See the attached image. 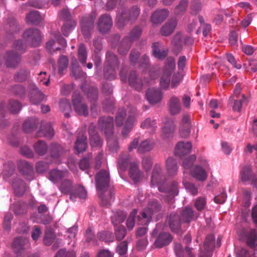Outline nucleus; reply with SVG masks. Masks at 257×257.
Wrapping results in <instances>:
<instances>
[{"label": "nucleus", "instance_id": "40", "mask_svg": "<svg viewBox=\"0 0 257 257\" xmlns=\"http://www.w3.org/2000/svg\"><path fill=\"white\" fill-rule=\"evenodd\" d=\"M191 173L198 181H204L207 177V174L204 169L199 166L194 167L191 171Z\"/></svg>", "mask_w": 257, "mask_h": 257}, {"label": "nucleus", "instance_id": "29", "mask_svg": "<svg viewBox=\"0 0 257 257\" xmlns=\"http://www.w3.org/2000/svg\"><path fill=\"white\" fill-rule=\"evenodd\" d=\"M177 26V21L175 19L170 20L161 28V34L163 36L171 35L175 30Z\"/></svg>", "mask_w": 257, "mask_h": 257}, {"label": "nucleus", "instance_id": "15", "mask_svg": "<svg viewBox=\"0 0 257 257\" xmlns=\"http://www.w3.org/2000/svg\"><path fill=\"white\" fill-rule=\"evenodd\" d=\"M97 27L99 32L106 33L109 31L112 27V20L108 15H104L99 17Z\"/></svg>", "mask_w": 257, "mask_h": 257}, {"label": "nucleus", "instance_id": "16", "mask_svg": "<svg viewBox=\"0 0 257 257\" xmlns=\"http://www.w3.org/2000/svg\"><path fill=\"white\" fill-rule=\"evenodd\" d=\"M162 98V93L158 89L149 88L146 92V98L152 104H155L160 102Z\"/></svg>", "mask_w": 257, "mask_h": 257}, {"label": "nucleus", "instance_id": "52", "mask_svg": "<svg viewBox=\"0 0 257 257\" xmlns=\"http://www.w3.org/2000/svg\"><path fill=\"white\" fill-rule=\"evenodd\" d=\"M69 60L66 56H62L60 57L58 60V73L60 76L64 74V71L66 70L68 67Z\"/></svg>", "mask_w": 257, "mask_h": 257}, {"label": "nucleus", "instance_id": "47", "mask_svg": "<svg viewBox=\"0 0 257 257\" xmlns=\"http://www.w3.org/2000/svg\"><path fill=\"white\" fill-rule=\"evenodd\" d=\"M34 149L37 154L42 156L48 151V146L44 141H39L34 144Z\"/></svg>", "mask_w": 257, "mask_h": 257}, {"label": "nucleus", "instance_id": "19", "mask_svg": "<svg viewBox=\"0 0 257 257\" xmlns=\"http://www.w3.org/2000/svg\"><path fill=\"white\" fill-rule=\"evenodd\" d=\"M184 222L182 221V219L180 218V216H178L175 213H172L170 214L169 217V224L170 228L174 232L178 233L180 231V225L181 223Z\"/></svg>", "mask_w": 257, "mask_h": 257}, {"label": "nucleus", "instance_id": "44", "mask_svg": "<svg viewBox=\"0 0 257 257\" xmlns=\"http://www.w3.org/2000/svg\"><path fill=\"white\" fill-rule=\"evenodd\" d=\"M87 138L82 135L79 136L75 143V150L78 153L84 152L87 148Z\"/></svg>", "mask_w": 257, "mask_h": 257}, {"label": "nucleus", "instance_id": "4", "mask_svg": "<svg viewBox=\"0 0 257 257\" xmlns=\"http://www.w3.org/2000/svg\"><path fill=\"white\" fill-rule=\"evenodd\" d=\"M139 15L140 10L136 6L133 7L128 12L119 10L116 17V24L118 27L121 28L125 25L126 22L136 20Z\"/></svg>", "mask_w": 257, "mask_h": 257}, {"label": "nucleus", "instance_id": "64", "mask_svg": "<svg viewBox=\"0 0 257 257\" xmlns=\"http://www.w3.org/2000/svg\"><path fill=\"white\" fill-rule=\"evenodd\" d=\"M55 257H76L75 252L72 250H66L64 248L59 250Z\"/></svg>", "mask_w": 257, "mask_h": 257}, {"label": "nucleus", "instance_id": "37", "mask_svg": "<svg viewBox=\"0 0 257 257\" xmlns=\"http://www.w3.org/2000/svg\"><path fill=\"white\" fill-rule=\"evenodd\" d=\"M171 44H172L173 49H174L175 53L178 54L181 51L182 47L185 45L184 44L183 40H182L181 34L178 33L174 36L172 42H171Z\"/></svg>", "mask_w": 257, "mask_h": 257}, {"label": "nucleus", "instance_id": "36", "mask_svg": "<svg viewBox=\"0 0 257 257\" xmlns=\"http://www.w3.org/2000/svg\"><path fill=\"white\" fill-rule=\"evenodd\" d=\"M127 81H128L129 84L136 88L137 90L139 91L141 89L143 82H142V80L137 76L136 73L135 71H132L130 72L128 78H127Z\"/></svg>", "mask_w": 257, "mask_h": 257}, {"label": "nucleus", "instance_id": "21", "mask_svg": "<svg viewBox=\"0 0 257 257\" xmlns=\"http://www.w3.org/2000/svg\"><path fill=\"white\" fill-rule=\"evenodd\" d=\"M29 246V239L25 237H18L15 238L13 242V247L16 252H19L20 251L28 248Z\"/></svg>", "mask_w": 257, "mask_h": 257}, {"label": "nucleus", "instance_id": "35", "mask_svg": "<svg viewBox=\"0 0 257 257\" xmlns=\"http://www.w3.org/2000/svg\"><path fill=\"white\" fill-rule=\"evenodd\" d=\"M129 176L135 182H137L142 178V173L138 169V165L133 163L129 167Z\"/></svg>", "mask_w": 257, "mask_h": 257}, {"label": "nucleus", "instance_id": "27", "mask_svg": "<svg viewBox=\"0 0 257 257\" xmlns=\"http://www.w3.org/2000/svg\"><path fill=\"white\" fill-rule=\"evenodd\" d=\"M54 136V130L50 122L43 123L40 130L38 132V137L52 138Z\"/></svg>", "mask_w": 257, "mask_h": 257}, {"label": "nucleus", "instance_id": "23", "mask_svg": "<svg viewBox=\"0 0 257 257\" xmlns=\"http://www.w3.org/2000/svg\"><path fill=\"white\" fill-rule=\"evenodd\" d=\"M169 110L171 115H176L180 112L181 110V105H180V100L176 96H173L170 98L169 103Z\"/></svg>", "mask_w": 257, "mask_h": 257}, {"label": "nucleus", "instance_id": "11", "mask_svg": "<svg viewBox=\"0 0 257 257\" xmlns=\"http://www.w3.org/2000/svg\"><path fill=\"white\" fill-rule=\"evenodd\" d=\"M95 16H89L83 18L81 21V32L85 39L90 37L94 27V21Z\"/></svg>", "mask_w": 257, "mask_h": 257}, {"label": "nucleus", "instance_id": "22", "mask_svg": "<svg viewBox=\"0 0 257 257\" xmlns=\"http://www.w3.org/2000/svg\"><path fill=\"white\" fill-rule=\"evenodd\" d=\"M18 168L19 171L24 175L31 176L34 175V168L32 165L25 160L18 162Z\"/></svg>", "mask_w": 257, "mask_h": 257}, {"label": "nucleus", "instance_id": "26", "mask_svg": "<svg viewBox=\"0 0 257 257\" xmlns=\"http://www.w3.org/2000/svg\"><path fill=\"white\" fill-rule=\"evenodd\" d=\"M174 123L171 119L165 118L164 120V126L162 127V137L164 139L169 138L174 131Z\"/></svg>", "mask_w": 257, "mask_h": 257}, {"label": "nucleus", "instance_id": "2", "mask_svg": "<svg viewBox=\"0 0 257 257\" xmlns=\"http://www.w3.org/2000/svg\"><path fill=\"white\" fill-rule=\"evenodd\" d=\"M24 44L21 40L15 42L13 50L6 52V66L9 68H15L21 62V56L19 53H22Z\"/></svg>", "mask_w": 257, "mask_h": 257}, {"label": "nucleus", "instance_id": "62", "mask_svg": "<svg viewBox=\"0 0 257 257\" xmlns=\"http://www.w3.org/2000/svg\"><path fill=\"white\" fill-rule=\"evenodd\" d=\"M22 108L20 103L16 100H11L8 104V109L11 113H15L19 112Z\"/></svg>", "mask_w": 257, "mask_h": 257}, {"label": "nucleus", "instance_id": "7", "mask_svg": "<svg viewBox=\"0 0 257 257\" xmlns=\"http://www.w3.org/2000/svg\"><path fill=\"white\" fill-rule=\"evenodd\" d=\"M175 68V60L172 57H169L167 60V63L164 66V72H163L160 79V86L164 89H166L169 86L170 76Z\"/></svg>", "mask_w": 257, "mask_h": 257}, {"label": "nucleus", "instance_id": "30", "mask_svg": "<svg viewBox=\"0 0 257 257\" xmlns=\"http://www.w3.org/2000/svg\"><path fill=\"white\" fill-rule=\"evenodd\" d=\"M50 180L54 183H57L60 181L64 177H67L69 174V172L65 171H59L57 169H53L50 172Z\"/></svg>", "mask_w": 257, "mask_h": 257}, {"label": "nucleus", "instance_id": "41", "mask_svg": "<svg viewBox=\"0 0 257 257\" xmlns=\"http://www.w3.org/2000/svg\"><path fill=\"white\" fill-rule=\"evenodd\" d=\"M69 194V198L72 201H75L76 198L78 197L80 199H84L87 196V192L83 187H78L76 189L71 191Z\"/></svg>", "mask_w": 257, "mask_h": 257}, {"label": "nucleus", "instance_id": "32", "mask_svg": "<svg viewBox=\"0 0 257 257\" xmlns=\"http://www.w3.org/2000/svg\"><path fill=\"white\" fill-rule=\"evenodd\" d=\"M15 164L12 161H7L3 164L1 175H2L4 179H7L12 176L15 173Z\"/></svg>", "mask_w": 257, "mask_h": 257}, {"label": "nucleus", "instance_id": "59", "mask_svg": "<svg viewBox=\"0 0 257 257\" xmlns=\"http://www.w3.org/2000/svg\"><path fill=\"white\" fill-rule=\"evenodd\" d=\"M126 116V110L124 108L119 109L116 115V124L117 126H121L124 123Z\"/></svg>", "mask_w": 257, "mask_h": 257}, {"label": "nucleus", "instance_id": "1", "mask_svg": "<svg viewBox=\"0 0 257 257\" xmlns=\"http://www.w3.org/2000/svg\"><path fill=\"white\" fill-rule=\"evenodd\" d=\"M109 184V174L106 171L101 170L95 176V187L102 200L101 203L104 206L111 205L114 200L113 192L107 190Z\"/></svg>", "mask_w": 257, "mask_h": 257}, {"label": "nucleus", "instance_id": "58", "mask_svg": "<svg viewBox=\"0 0 257 257\" xmlns=\"http://www.w3.org/2000/svg\"><path fill=\"white\" fill-rule=\"evenodd\" d=\"M141 127L143 129H148L154 131L156 127V121L148 118L142 122Z\"/></svg>", "mask_w": 257, "mask_h": 257}, {"label": "nucleus", "instance_id": "42", "mask_svg": "<svg viewBox=\"0 0 257 257\" xmlns=\"http://www.w3.org/2000/svg\"><path fill=\"white\" fill-rule=\"evenodd\" d=\"M246 244L252 248L257 246V231L252 229L247 233Z\"/></svg>", "mask_w": 257, "mask_h": 257}, {"label": "nucleus", "instance_id": "18", "mask_svg": "<svg viewBox=\"0 0 257 257\" xmlns=\"http://www.w3.org/2000/svg\"><path fill=\"white\" fill-rule=\"evenodd\" d=\"M215 237L210 234L206 237L204 243L205 252H202L199 257H211V251L214 247V241Z\"/></svg>", "mask_w": 257, "mask_h": 257}, {"label": "nucleus", "instance_id": "50", "mask_svg": "<svg viewBox=\"0 0 257 257\" xmlns=\"http://www.w3.org/2000/svg\"><path fill=\"white\" fill-rule=\"evenodd\" d=\"M41 20L42 17L37 11H31L27 16V22L29 24H37Z\"/></svg>", "mask_w": 257, "mask_h": 257}, {"label": "nucleus", "instance_id": "63", "mask_svg": "<svg viewBox=\"0 0 257 257\" xmlns=\"http://www.w3.org/2000/svg\"><path fill=\"white\" fill-rule=\"evenodd\" d=\"M187 7V1L186 0H182L180 2L179 4L176 6L175 9V14L176 15H180L183 14Z\"/></svg>", "mask_w": 257, "mask_h": 257}, {"label": "nucleus", "instance_id": "28", "mask_svg": "<svg viewBox=\"0 0 257 257\" xmlns=\"http://www.w3.org/2000/svg\"><path fill=\"white\" fill-rule=\"evenodd\" d=\"M166 169L169 176L175 177L176 176L178 171L176 161L172 157H169L166 161Z\"/></svg>", "mask_w": 257, "mask_h": 257}, {"label": "nucleus", "instance_id": "53", "mask_svg": "<svg viewBox=\"0 0 257 257\" xmlns=\"http://www.w3.org/2000/svg\"><path fill=\"white\" fill-rule=\"evenodd\" d=\"M75 27H76V22L74 21H69L66 22L62 28V34L64 36L67 37Z\"/></svg>", "mask_w": 257, "mask_h": 257}, {"label": "nucleus", "instance_id": "54", "mask_svg": "<svg viewBox=\"0 0 257 257\" xmlns=\"http://www.w3.org/2000/svg\"><path fill=\"white\" fill-rule=\"evenodd\" d=\"M78 60H79L81 64H84L85 63L86 59H87V51L83 44H81L78 46Z\"/></svg>", "mask_w": 257, "mask_h": 257}, {"label": "nucleus", "instance_id": "33", "mask_svg": "<svg viewBox=\"0 0 257 257\" xmlns=\"http://www.w3.org/2000/svg\"><path fill=\"white\" fill-rule=\"evenodd\" d=\"M174 250L177 257H194V254L191 253V248L186 247L184 250L179 243L175 244Z\"/></svg>", "mask_w": 257, "mask_h": 257}, {"label": "nucleus", "instance_id": "55", "mask_svg": "<svg viewBox=\"0 0 257 257\" xmlns=\"http://www.w3.org/2000/svg\"><path fill=\"white\" fill-rule=\"evenodd\" d=\"M60 108L61 111L64 113L66 117L69 116V112L71 111V105H70L69 101L67 99H62L60 101Z\"/></svg>", "mask_w": 257, "mask_h": 257}, {"label": "nucleus", "instance_id": "57", "mask_svg": "<svg viewBox=\"0 0 257 257\" xmlns=\"http://www.w3.org/2000/svg\"><path fill=\"white\" fill-rule=\"evenodd\" d=\"M72 188H73L72 182L68 179H65L62 181L61 185H60V191L66 194L71 192L72 191Z\"/></svg>", "mask_w": 257, "mask_h": 257}, {"label": "nucleus", "instance_id": "14", "mask_svg": "<svg viewBox=\"0 0 257 257\" xmlns=\"http://www.w3.org/2000/svg\"><path fill=\"white\" fill-rule=\"evenodd\" d=\"M172 240H173V237L170 233L161 232L154 242V246L156 248H160L169 245Z\"/></svg>", "mask_w": 257, "mask_h": 257}, {"label": "nucleus", "instance_id": "61", "mask_svg": "<svg viewBox=\"0 0 257 257\" xmlns=\"http://www.w3.org/2000/svg\"><path fill=\"white\" fill-rule=\"evenodd\" d=\"M99 239L105 242H111L113 241V235L111 232L103 231L99 232L97 234Z\"/></svg>", "mask_w": 257, "mask_h": 257}, {"label": "nucleus", "instance_id": "6", "mask_svg": "<svg viewBox=\"0 0 257 257\" xmlns=\"http://www.w3.org/2000/svg\"><path fill=\"white\" fill-rule=\"evenodd\" d=\"M142 30L139 27H136L131 31L129 37H125L122 40L119 46H118V52L120 55H125L131 48V42L135 41L141 35Z\"/></svg>", "mask_w": 257, "mask_h": 257}, {"label": "nucleus", "instance_id": "3", "mask_svg": "<svg viewBox=\"0 0 257 257\" xmlns=\"http://www.w3.org/2000/svg\"><path fill=\"white\" fill-rule=\"evenodd\" d=\"M118 67V61L116 56L111 52H106L104 67V78L109 80L114 79L116 76V70Z\"/></svg>", "mask_w": 257, "mask_h": 257}, {"label": "nucleus", "instance_id": "46", "mask_svg": "<svg viewBox=\"0 0 257 257\" xmlns=\"http://www.w3.org/2000/svg\"><path fill=\"white\" fill-rule=\"evenodd\" d=\"M64 149L62 147L57 144H52L50 147V154L52 158L58 159L62 155Z\"/></svg>", "mask_w": 257, "mask_h": 257}, {"label": "nucleus", "instance_id": "45", "mask_svg": "<svg viewBox=\"0 0 257 257\" xmlns=\"http://www.w3.org/2000/svg\"><path fill=\"white\" fill-rule=\"evenodd\" d=\"M154 143L152 140H146L140 144L137 151L140 153H145L151 151L154 147Z\"/></svg>", "mask_w": 257, "mask_h": 257}, {"label": "nucleus", "instance_id": "20", "mask_svg": "<svg viewBox=\"0 0 257 257\" xmlns=\"http://www.w3.org/2000/svg\"><path fill=\"white\" fill-rule=\"evenodd\" d=\"M191 144L190 142H180L176 145L175 154L178 156H184L190 152Z\"/></svg>", "mask_w": 257, "mask_h": 257}, {"label": "nucleus", "instance_id": "34", "mask_svg": "<svg viewBox=\"0 0 257 257\" xmlns=\"http://www.w3.org/2000/svg\"><path fill=\"white\" fill-rule=\"evenodd\" d=\"M132 163H135V162H131V156L128 154H121L118 160V170L121 171H125L127 167H131Z\"/></svg>", "mask_w": 257, "mask_h": 257}, {"label": "nucleus", "instance_id": "60", "mask_svg": "<svg viewBox=\"0 0 257 257\" xmlns=\"http://www.w3.org/2000/svg\"><path fill=\"white\" fill-rule=\"evenodd\" d=\"M55 238V235L54 232L50 229L46 230L45 233L44 238H43V242L45 245H50Z\"/></svg>", "mask_w": 257, "mask_h": 257}, {"label": "nucleus", "instance_id": "5", "mask_svg": "<svg viewBox=\"0 0 257 257\" xmlns=\"http://www.w3.org/2000/svg\"><path fill=\"white\" fill-rule=\"evenodd\" d=\"M160 204L156 200H153L148 204V208L142 211L141 215L138 216L140 224H147L150 222L152 215L160 210Z\"/></svg>", "mask_w": 257, "mask_h": 257}, {"label": "nucleus", "instance_id": "12", "mask_svg": "<svg viewBox=\"0 0 257 257\" xmlns=\"http://www.w3.org/2000/svg\"><path fill=\"white\" fill-rule=\"evenodd\" d=\"M159 190L161 192L165 193L164 195V201L170 202L173 197L178 194V188H177V183L176 182L171 183V187L168 188H164L163 186H159Z\"/></svg>", "mask_w": 257, "mask_h": 257}, {"label": "nucleus", "instance_id": "39", "mask_svg": "<svg viewBox=\"0 0 257 257\" xmlns=\"http://www.w3.org/2000/svg\"><path fill=\"white\" fill-rule=\"evenodd\" d=\"M13 187L17 196H21L26 191L25 183L21 179H17L13 182Z\"/></svg>", "mask_w": 257, "mask_h": 257}, {"label": "nucleus", "instance_id": "10", "mask_svg": "<svg viewBox=\"0 0 257 257\" xmlns=\"http://www.w3.org/2000/svg\"><path fill=\"white\" fill-rule=\"evenodd\" d=\"M113 120L111 116H101L98 120V126L107 137L113 134Z\"/></svg>", "mask_w": 257, "mask_h": 257}, {"label": "nucleus", "instance_id": "9", "mask_svg": "<svg viewBox=\"0 0 257 257\" xmlns=\"http://www.w3.org/2000/svg\"><path fill=\"white\" fill-rule=\"evenodd\" d=\"M23 38L33 47H37L41 42V33L38 29H29L24 32Z\"/></svg>", "mask_w": 257, "mask_h": 257}, {"label": "nucleus", "instance_id": "51", "mask_svg": "<svg viewBox=\"0 0 257 257\" xmlns=\"http://www.w3.org/2000/svg\"><path fill=\"white\" fill-rule=\"evenodd\" d=\"M126 216L125 212L122 211H118L113 213L111 216V222L114 225H117L124 221Z\"/></svg>", "mask_w": 257, "mask_h": 257}, {"label": "nucleus", "instance_id": "48", "mask_svg": "<svg viewBox=\"0 0 257 257\" xmlns=\"http://www.w3.org/2000/svg\"><path fill=\"white\" fill-rule=\"evenodd\" d=\"M37 121L34 118H29L24 121L22 124L24 132L25 133H29L34 131L36 127Z\"/></svg>", "mask_w": 257, "mask_h": 257}, {"label": "nucleus", "instance_id": "24", "mask_svg": "<svg viewBox=\"0 0 257 257\" xmlns=\"http://www.w3.org/2000/svg\"><path fill=\"white\" fill-rule=\"evenodd\" d=\"M197 217V214L194 213L192 208L187 206L182 210L180 218L182 219V221L183 222L189 223Z\"/></svg>", "mask_w": 257, "mask_h": 257}, {"label": "nucleus", "instance_id": "8", "mask_svg": "<svg viewBox=\"0 0 257 257\" xmlns=\"http://www.w3.org/2000/svg\"><path fill=\"white\" fill-rule=\"evenodd\" d=\"M72 104L74 110L78 115L86 116L88 114L87 106L78 92H75L73 94Z\"/></svg>", "mask_w": 257, "mask_h": 257}, {"label": "nucleus", "instance_id": "25", "mask_svg": "<svg viewBox=\"0 0 257 257\" xmlns=\"http://www.w3.org/2000/svg\"><path fill=\"white\" fill-rule=\"evenodd\" d=\"M168 16V12L167 10L163 9L157 10L152 15V22L155 24H160L167 18Z\"/></svg>", "mask_w": 257, "mask_h": 257}, {"label": "nucleus", "instance_id": "13", "mask_svg": "<svg viewBox=\"0 0 257 257\" xmlns=\"http://www.w3.org/2000/svg\"><path fill=\"white\" fill-rule=\"evenodd\" d=\"M241 180L242 182L251 181L252 185L257 188V178H255L252 174L251 169L249 166H246L241 169V173H240Z\"/></svg>", "mask_w": 257, "mask_h": 257}, {"label": "nucleus", "instance_id": "56", "mask_svg": "<svg viewBox=\"0 0 257 257\" xmlns=\"http://www.w3.org/2000/svg\"><path fill=\"white\" fill-rule=\"evenodd\" d=\"M29 71L25 69H22L19 71L17 72L16 74H15V80L16 81L18 82H22L23 81H25L26 79L29 77Z\"/></svg>", "mask_w": 257, "mask_h": 257}, {"label": "nucleus", "instance_id": "31", "mask_svg": "<svg viewBox=\"0 0 257 257\" xmlns=\"http://www.w3.org/2000/svg\"><path fill=\"white\" fill-rule=\"evenodd\" d=\"M30 89H32V96L30 97V101L34 104H37L41 102L44 98L42 92L34 84L30 85Z\"/></svg>", "mask_w": 257, "mask_h": 257}, {"label": "nucleus", "instance_id": "49", "mask_svg": "<svg viewBox=\"0 0 257 257\" xmlns=\"http://www.w3.org/2000/svg\"><path fill=\"white\" fill-rule=\"evenodd\" d=\"M71 75L76 79L84 78L85 76V73L80 70L77 64V61L75 58L72 60V63H71Z\"/></svg>", "mask_w": 257, "mask_h": 257}, {"label": "nucleus", "instance_id": "43", "mask_svg": "<svg viewBox=\"0 0 257 257\" xmlns=\"http://www.w3.org/2000/svg\"><path fill=\"white\" fill-rule=\"evenodd\" d=\"M162 171L160 165L156 164L154 167L153 175H152L151 183L152 185H159L160 182Z\"/></svg>", "mask_w": 257, "mask_h": 257}, {"label": "nucleus", "instance_id": "17", "mask_svg": "<svg viewBox=\"0 0 257 257\" xmlns=\"http://www.w3.org/2000/svg\"><path fill=\"white\" fill-rule=\"evenodd\" d=\"M152 48H153V55L154 57L160 60H163L167 56L168 49H164L163 45L161 43H154Z\"/></svg>", "mask_w": 257, "mask_h": 257}, {"label": "nucleus", "instance_id": "38", "mask_svg": "<svg viewBox=\"0 0 257 257\" xmlns=\"http://www.w3.org/2000/svg\"><path fill=\"white\" fill-rule=\"evenodd\" d=\"M136 122V118L135 115H131L127 116L126 120L123 125V130H122V135L124 137L127 136L129 132L132 130L133 127L135 125V123Z\"/></svg>", "mask_w": 257, "mask_h": 257}]
</instances>
